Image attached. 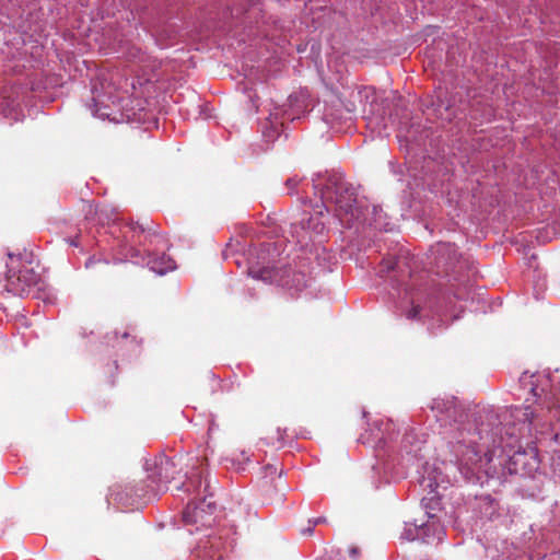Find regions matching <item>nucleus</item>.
<instances>
[{
	"instance_id": "9b49d317",
	"label": "nucleus",
	"mask_w": 560,
	"mask_h": 560,
	"mask_svg": "<svg viewBox=\"0 0 560 560\" xmlns=\"http://www.w3.org/2000/svg\"><path fill=\"white\" fill-rule=\"evenodd\" d=\"M420 313V307L418 305H412L406 313V317L408 319H416Z\"/></svg>"
},
{
	"instance_id": "423d86ee",
	"label": "nucleus",
	"mask_w": 560,
	"mask_h": 560,
	"mask_svg": "<svg viewBox=\"0 0 560 560\" xmlns=\"http://www.w3.org/2000/svg\"><path fill=\"white\" fill-rule=\"evenodd\" d=\"M439 505V501L435 498H430L429 503L425 504V508L428 509L427 514L429 517V521L427 523H418L417 520H415L412 523H406V527L404 529V533L401 534V537L408 541H412L415 539H425L429 537L428 530L430 528L436 529L435 518L438 517L435 513H433L434 506ZM443 529L438 528V539H442Z\"/></svg>"
},
{
	"instance_id": "0eeeda50",
	"label": "nucleus",
	"mask_w": 560,
	"mask_h": 560,
	"mask_svg": "<svg viewBox=\"0 0 560 560\" xmlns=\"http://www.w3.org/2000/svg\"><path fill=\"white\" fill-rule=\"evenodd\" d=\"M482 451L477 447L476 440L463 439L458 440L456 445V454L458 456L459 464L465 466L467 469H474L476 467H481L482 462H490V458L487 457V454H481Z\"/></svg>"
},
{
	"instance_id": "dca6fc26",
	"label": "nucleus",
	"mask_w": 560,
	"mask_h": 560,
	"mask_svg": "<svg viewBox=\"0 0 560 560\" xmlns=\"http://www.w3.org/2000/svg\"><path fill=\"white\" fill-rule=\"evenodd\" d=\"M265 470H266V474L268 472L270 476H272V475H276V474H277V467L271 466V465H267V466L265 467Z\"/></svg>"
},
{
	"instance_id": "ddd939ff",
	"label": "nucleus",
	"mask_w": 560,
	"mask_h": 560,
	"mask_svg": "<svg viewBox=\"0 0 560 560\" xmlns=\"http://www.w3.org/2000/svg\"><path fill=\"white\" fill-rule=\"evenodd\" d=\"M395 267V261L393 259H386L382 262V271H390Z\"/></svg>"
},
{
	"instance_id": "9d476101",
	"label": "nucleus",
	"mask_w": 560,
	"mask_h": 560,
	"mask_svg": "<svg viewBox=\"0 0 560 560\" xmlns=\"http://www.w3.org/2000/svg\"><path fill=\"white\" fill-rule=\"evenodd\" d=\"M534 377H535V374H529L528 372H524L522 374V376L520 377V383L524 388L528 387L533 397H537L538 394L536 392V386L534 384Z\"/></svg>"
},
{
	"instance_id": "f3484780",
	"label": "nucleus",
	"mask_w": 560,
	"mask_h": 560,
	"mask_svg": "<svg viewBox=\"0 0 560 560\" xmlns=\"http://www.w3.org/2000/svg\"><path fill=\"white\" fill-rule=\"evenodd\" d=\"M285 185L289 187V188H294L296 185H298V182L294 179V178H289L285 183Z\"/></svg>"
},
{
	"instance_id": "f8f14e48",
	"label": "nucleus",
	"mask_w": 560,
	"mask_h": 560,
	"mask_svg": "<svg viewBox=\"0 0 560 560\" xmlns=\"http://www.w3.org/2000/svg\"><path fill=\"white\" fill-rule=\"evenodd\" d=\"M439 253H455L456 252V248L454 245L452 244H442L439 246V249H438Z\"/></svg>"
},
{
	"instance_id": "1a4fd4ad",
	"label": "nucleus",
	"mask_w": 560,
	"mask_h": 560,
	"mask_svg": "<svg viewBox=\"0 0 560 560\" xmlns=\"http://www.w3.org/2000/svg\"><path fill=\"white\" fill-rule=\"evenodd\" d=\"M147 265L152 271L159 275H164L175 268L174 260L164 253L161 255H149Z\"/></svg>"
},
{
	"instance_id": "6e6552de",
	"label": "nucleus",
	"mask_w": 560,
	"mask_h": 560,
	"mask_svg": "<svg viewBox=\"0 0 560 560\" xmlns=\"http://www.w3.org/2000/svg\"><path fill=\"white\" fill-rule=\"evenodd\" d=\"M529 399L525 400L524 406L515 407L511 411V417L514 419V421L523 424H532L535 419L539 417L537 407H534V404L539 406L537 401H533L532 404H528Z\"/></svg>"
},
{
	"instance_id": "2eb2a0df",
	"label": "nucleus",
	"mask_w": 560,
	"mask_h": 560,
	"mask_svg": "<svg viewBox=\"0 0 560 560\" xmlns=\"http://www.w3.org/2000/svg\"><path fill=\"white\" fill-rule=\"evenodd\" d=\"M313 530H314V526L308 524L307 527L301 529V534L302 535H307V536H311L313 534Z\"/></svg>"
},
{
	"instance_id": "f257e3e1",
	"label": "nucleus",
	"mask_w": 560,
	"mask_h": 560,
	"mask_svg": "<svg viewBox=\"0 0 560 560\" xmlns=\"http://www.w3.org/2000/svg\"><path fill=\"white\" fill-rule=\"evenodd\" d=\"M322 199L323 203L314 207V213L304 211L300 220L291 224L292 236L301 246H306L315 236L324 232L325 224L320 218L324 210L328 211L331 206L335 207L339 220L348 226H351L352 222L360 218L354 195L346 187L345 183L330 182L323 191Z\"/></svg>"
},
{
	"instance_id": "f03ea898",
	"label": "nucleus",
	"mask_w": 560,
	"mask_h": 560,
	"mask_svg": "<svg viewBox=\"0 0 560 560\" xmlns=\"http://www.w3.org/2000/svg\"><path fill=\"white\" fill-rule=\"evenodd\" d=\"M8 257L5 290L13 295H27L39 279V275L33 266V254L28 252L18 255L9 253Z\"/></svg>"
},
{
	"instance_id": "7ed1b4c3",
	"label": "nucleus",
	"mask_w": 560,
	"mask_h": 560,
	"mask_svg": "<svg viewBox=\"0 0 560 560\" xmlns=\"http://www.w3.org/2000/svg\"><path fill=\"white\" fill-rule=\"evenodd\" d=\"M174 488L176 490H184L188 493H194L196 494V498L201 501L200 504H197L196 502H189L187 504L183 512V520L186 524L197 523L200 517V513L205 511L202 506L206 503L209 509L213 505L212 501L207 502L208 497H212V493L210 492V482L207 479L202 481V471L199 469H195L186 481L176 482Z\"/></svg>"
},
{
	"instance_id": "20e7f679",
	"label": "nucleus",
	"mask_w": 560,
	"mask_h": 560,
	"mask_svg": "<svg viewBox=\"0 0 560 560\" xmlns=\"http://www.w3.org/2000/svg\"><path fill=\"white\" fill-rule=\"evenodd\" d=\"M250 277L268 283H278L288 289L301 290L306 287V277L301 271H294L290 268H275V267H257L252 266L248 268Z\"/></svg>"
},
{
	"instance_id": "4468645a",
	"label": "nucleus",
	"mask_w": 560,
	"mask_h": 560,
	"mask_svg": "<svg viewBox=\"0 0 560 560\" xmlns=\"http://www.w3.org/2000/svg\"><path fill=\"white\" fill-rule=\"evenodd\" d=\"M326 522V518L323 517V516H319V517H316V518H312L308 521V524L313 525L314 527L319 525V524H323Z\"/></svg>"
},
{
	"instance_id": "39448f33",
	"label": "nucleus",
	"mask_w": 560,
	"mask_h": 560,
	"mask_svg": "<svg viewBox=\"0 0 560 560\" xmlns=\"http://www.w3.org/2000/svg\"><path fill=\"white\" fill-rule=\"evenodd\" d=\"M149 479L154 486V491L167 490L170 485L175 481V475L178 472L175 462L164 454L155 456L152 463H147Z\"/></svg>"
}]
</instances>
